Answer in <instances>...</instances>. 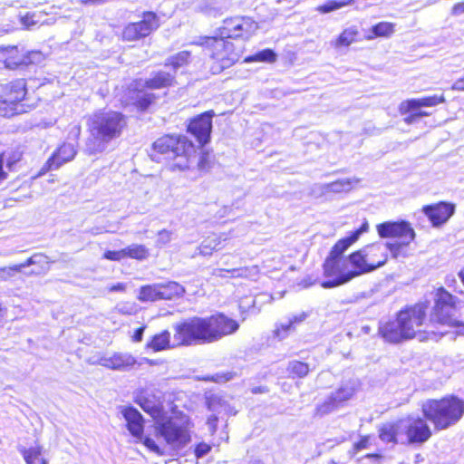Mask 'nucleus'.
<instances>
[{
	"label": "nucleus",
	"instance_id": "f257e3e1",
	"mask_svg": "<svg viewBox=\"0 0 464 464\" xmlns=\"http://www.w3.org/2000/svg\"><path fill=\"white\" fill-rule=\"evenodd\" d=\"M459 299L444 286L435 289L432 306L420 301L400 309L393 319L379 325V334L388 343H399L418 337L421 341L448 334L464 336V322L457 316Z\"/></svg>",
	"mask_w": 464,
	"mask_h": 464
},
{
	"label": "nucleus",
	"instance_id": "f03ea898",
	"mask_svg": "<svg viewBox=\"0 0 464 464\" xmlns=\"http://www.w3.org/2000/svg\"><path fill=\"white\" fill-rule=\"evenodd\" d=\"M191 58V53L189 51H180L171 56H169L164 62V66L169 68V71L158 70L150 73V76L147 78L143 83L140 79H135L133 81L134 87L129 88L128 90L136 94V98L132 102V106L138 112H145L153 106L157 100L158 95L151 92L155 90H165L168 91L178 84L176 72L177 70L187 66Z\"/></svg>",
	"mask_w": 464,
	"mask_h": 464
},
{
	"label": "nucleus",
	"instance_id": "7ed1b4c3",
	"mask_svg": "<svg viewBox=\"0 0 464 464\" xmlns=\"http://www.w3.org/2000/svg\"><path fill=\"white\" fill-rule=\"evenodd\" d=\"M128 127L129 117L122 111L104 109L94 111L87 121L88 153L102 152L110 142L120 139Z\"/></svg>",
	"mask_w": 464,
	"mask_h": 464
},
{
	"label": "nucleus",
	"instance_id": "20e7f679",
	"mask_svg": "<svg viewBox=\"0 0 464 464\" xmlns=\"http://www.w3.org/2000/svg\"><path fill=\"white\" fill-rule=\"evenodd\" d=\"M197 153V146L187 136L166 133L157 138L150 146V156L156 162L165 161L170 171L190 169Z\"/></svg>",
	"mask_w": 464,
	"mask_h": 464
},
{
	"label": "nucleus",
	"instance_id": "39448f33",
	"mask_svg": "<svg viewBox=\"0 0 464 464\" xmlns=\"http://www.w3.org/2000/svg\"><path fill=\"white\" fill-rule=\"evenodd\" d=\"M190 345L193 343H209L223 337L235 334L239 324L223 313H216L209 316H193L184 320Z\"/></svg>",
	"mask_w": 464,
	"mask_h": 464
},
{
	"label": "nucleus",
	"instance_id": "423d86ee",
	"mask_svg": "<svg viewBox=\"0 0 464 464\" xmlns=\"http://www.w3.org/2000/svg\"><path fill=\"white\" fill-rule=\"evenodd\" d=\"M421 413L436 430H447L464 415V401L456 395L429 399L421 405Z\"/></svg>",
	"mask_w": 464,
	"mask_h": 464
},
{
	"label": "nucleus",
	"instance_id": "0eeeda50",
	"mask_svg": "<svg viewBox=\"0 0 464 464\" xmlns=\"http://www.w3.org/2000/svg\"><path fill=\"white\" fill-rule=\"evenodd\" d=\"M36 104L32 102L27 79L13 78L0 84V116L13 118L32 111Z\"/></svg>",
	"mask_w": 464,
	"mask_h": 464
},
{
	"label": "nucleus",
	"instance_id": "6e6552de",
	"mask_svg": "<svg viewBox=\"0 0 464 464\" xmlns=\"http://www.w3.org/2000/svg\"><path fill=\"white\" fill-rule=\"evenodd\" d=\"M199 45L206 50L213 63V68L218 72L235 65L241 58L242 50L224 35L203 36Z\"/></svg>",
	"mask_w": 464,
	"mask_h": 464
},
{
	"label": "nucleus",
	"instance_id": "1a4fd4ad",
	"mask_svg": "<svg viewBox=\"0 0 464 464\" xmlns=\"http://www.w3.org/2000/svg\"><path fill=\"white\" fill-rule=\"evenodd\" d=\"M368 229L369 224L367 221H364L357 229L352 231L347 237H342L334 243L323 263L324 276L333 277V279H339L342 275L348 271L344 269L345 259L343 255L359 239L360 236L362 233L367 232Z\"/></svg>",
	"mask_w": 464,
	"mask_h": 464
},
{
	"label": "nucleus",
	"instance_id": "9d476101",
	"mask_svg": "<svg viewBox=\"0 0 464 464\" xmlns=\"http://www.w3.org/2000/svg\"><path fill=\"white\" fill-rule=\"evenodd\" d=\"M382 238H392L394 242L386 243L385 246L394 258L404 255V249L415 239V231L406 220L385 221L376 226Z\"/></svg>",
	"mask_w": 464,
	"mask_h": 464
},
{
	"label": "nucleus",
	"instance_id": "9b49d317",
	"mask_svg": "<svg viewBox=\"0 0 464 464\" xmlns=\"http://www.w3.org/2000/svg\"><path fill=\"white\" fill-rule=\"evenodd\" d=\"M41 58L38 50H25L19 44H0V72L25 70Z\"/></svg>",
	"mask_w": 464,
	"mask_h": 464
},
{
	"label": "nucleus",
	"instance_id": "f8f14e48",
	"mask_svg": "<svg viewBox=\"0 0 464 464\" xmlns=\"http://www.w3.org/2000/svg\"><path fill=\"white\" fill-rule=\"evenodd\" d=\"M121 414L126 421V428L136 442L141 443L149 451L158 456H163L164 450L156 443L151 434L145 435V420L142 414L133 406H125Z\"/></svg>",
	"mask_w": 464,
	"mask_h": 464
},
{
	"label": "nucleus",
	"instance_id": "ddd939ff",
	"mask_svg": "<svg viewBox=\"0 0 464 464\" xmlns=\"http://www.w3.org/2000/svg\"><path fill=\"white\" fill-rule=\"evenodd\" d=\"M186 324L184 320L173 325V340H171L169 330H162L153 334L145 344V349L152 353L175 349L177 347L189 346L188 335L185 332Z\"/></svg>",
	"mask_w": 464,
	"mask_h": 464
},
{
	"label": "nucleus",
	"instance_id": "4468645a",
	"mask_svg": "<svg viewBox=\"0 0 464 464\" xmlns=\"http://www.w3.org/2000/svg\"><path fill=\"white\" fill-rule=\"evenodd\" d=\"M446 102L443 94L430 95L421 98H412L402 101L398 107L399 112L404 115L403 121L408 124H413L420 118L429 117L430 112L422 110L423 107H435Z\"/></svg>",
	"mask_w": 464,
	"mask_h": 464
},
{
	"label": "nucleus",
	"instance_id": "2eb2a0df",
	"mask_svg": "<svg viewBox=\"0 0 464 464\" xmlns=\"http://www.w3.org/2000/svg\"><path fill=\"white\" fill-rule=\"evenodd\" d=\"M160 17L154 11H144L140 20L128 23L121 31L123 42H137L150 36L160 27Z\"/></svg>",
	"mask_w": 464,
	"mask_h": 464
},
{
	"label": "nucleus",
	"instance_id": "dca6fc26",
	"mask_svg": "<svg viewBox=\"0 0 464 464\" xmlns=\"http://www.w3.org/2000/svg\"><path fill=\"white\" fill-rule=\"evenodd\" d=\"M258 23L250 16H232L226 18L218 28V34L225 38L247 41L258 30Z\"/></svg>",
	"mask_w": 464,
	"mask_h": 464
},
{
	"label": "nucleus",
	"instance_id": "f3484780",
	"mask_svg": "<svg viewBox=\"0 0 464 464\" xmlns=\"http://www.w3.org/2000/svg\"><path fill=\"white\" fill-rule=\"evenodd\" d=\"M155 424L156 433L153 437H162L169 445L179 448L190 441L188 427L173 422L168 416L164 420L155 422Z\"/></svg>",
	"mask_w": 464,
	"mask_h": 464
},
{
	"label": "nucleus",
	"instance_id": "a211bd4d",
	"mask_svg": "<svg viewBox=\"0 0 464 464\" xmlns=\"http://www.w3.org/2000/svg\"><path fill=\"white\" fill-rule=\"evenodd\" d=\"M183 287L176 282L165 284L146 285L139 290L138 299L140 302H156L159 300H172L181 295Z\"/></svg>",
	"mask_w": 464,
	"mask_h": 464
},
{
	"label": "nucleus",
	"instance_id": "6ab92c4d",
	"mask_svg": "<svg viewBox=\"0 0 464 464\" xmlns=\"http://www.w3.org/2000/svg\"><path fill=\"white\" fill-rule=\"evenodd\" d=\"M133 401L139 405L154 422L164 420L168 415L161 396L152 391L145 389L140 390L136 393Z\"/></svg>",
	"mask_w": 464,
	"mask_h": 464
},
{
	"label": "nucleus",
	"instance_id": "aec40b11",
	"mask_svg": "<svg viewBox=\"0 0 464 464\" xmlns=\"http://www.w3.org/2000/svg\"><path fill=\"white\" fill-rule=\"evenodd\" d=\"M364 254L365 253L362 247L352 252L348 256V261L351 264L353 269L348 270L345 274L342 275L339 279H331L322 282L321 285L324 288H333L343 285L356 276L370 273L371 271Z\"/></svg>",
	"mask_w": 464,
	"mask_h": 464
},
{
	"label": "nucleus",
	"instance_id": "412c9836",
	"mask_svg": "<svg viewBox=\"0 0 464 464\" xmlns=\"http://www.w3.org/2000/svg\"><path fill=\"white\" fill-rule=\"evenodd\" d=\"M428 421L423 416L404 418V435L407 444L421 445L431 438L432 430Z\"/></svg>",
	"mask_w": 464,
	"mask_h": 464
},
{
	"label": "nucleus",
	"instance_id": "4be33fe9",
	"mask_svg": "<svg viewBox=\"0 0 464 464\" xmlns=\"http://www.w3.org/2000/svg\"><path fill=\"white\" fill-rule=\"evenodd\" d=\"M214 115L212 110L204 111L192 118L187 126V131L195 137L200 146H205L210 140Z\"/></svg>",
	"mask_w": 464,
	"mask_h": 464
},
{
	"label": "nucleus",
	"instance_id": "5701e85b",
	"mask_svg": "<svg viewBox=\"0 0 464 464\" xmlns=\"http://www.w3.org/2000/svg\"><path fill=\"white\" fill-rule=\"evenodd\" d=\"M77 154V150L72 144L63 143L58 146L52 155L47 159L44 164L41 167L39 171L32 177L35 179L44 176L53 169H57L63 164L72 160Z\"/></svg>",
	"mask_w": 464,
	"mask_h": 464
},
{
	"label": "nucleus",
	"instance_id": "b1692460",
	"mask_svg": "<svg viewBox=\"0 0 464 464\" xmlns=\"http://www.w3.org/2000/svg\"><path fill=\"white\" fill-rule=\"evenodd\" d=\"M150 256V249L143 244H131L119 249H107L102 254V259L111 262H121L124 259H134L141 262L148 259Z\"/></svg>",
	"mask_w": 464,
	"mask_h": 464
},
{
	"label": "nucleus",
	"instance_id": "393cba45",
	"mask_svg": "<svg viewBox=\"0 0 464 464\" xmlns=\"http://www.w3.org/2000/svg\"><path fill=\"white\" fill-rule=\"evenodd\" d=\"M421 211L429 218L433 227H440L445 224L454 214L455 205L451 202L440 201L425 205Z\"/></svg>",
	"mask_w": 464,
	"mask_h": 464
},
{
	"label": "nucleus",
	"instance_id": "a878e982",
	"mask_svg": "<svg viewBox=\"0 0 464 464\" xmlns=\"http://www.w3.org/2000/svg\"><path fill=\"white\" fill-rule=\"evenodd\" d=\"M351 397V394L344 388L337 389L331 393L327 399L318 404L314 409V414L322 417L331 413L344 404Z\"/></svg>",
	"mask_w": 464,
	"mask_h": 464
},
{
	"label": "nucleus",
	"instance_id": "bb28decb",
	"mask_svg": "<svg viewBox=\"0 0 464 464\" xmlns=\"http://www.w3.org/2000/svg\"><path fill=\"white\" fill-rule=\"evenodd\" d=\"M404 434V418L382 423L378 429V435L385 443L397 444Z\"/></svg>",
	"mask_w": 464,
	"mask_h": 464
},
{
	"label": "nucleus",
	"instance_id": "cd10ccee",
	"mask_svg": "<svg viewBox=\"0 0 464 464\" xmlns=\"http://www.w3.org/2000/svg\"><path fill=\"white\" fill-rule=\"evenodd\" d=\"M362 248L371 272L382 266L387 262V248L382 244L374 242L364 246Z\"/></svg>",
	"mask_w": 464,
	"mask_h": 464
},
{
	"label": "nucleus",
	"instance_id": "c85d7f7f",
	"mask_svg": "<svg viewBox=\"0 0 464 464\" xmlns=\"http://www.w3.org/2000/svg\"><path fill=\"white\" fill-rule=\"evenodd\" d=\"M136 359L129 353H114L101 359V364L110 370H126L136 364Z\"/></svg>",
	"mask_w": 464,
	"mask_h": 464
},
{
	"label": "nucleus",
	"instance_id": "c756f323",
	"mask_svg": "<svg viewBox=\"0 0 464 464\" xmlns=\"http://www.w3.org/2000/svg\"><path fill=\"white\" fill-rule=\"evenodd\" d=\"M51 263L52 261L47 255L39 252L33 254L21 265H23V269L26 266H34V268L29 271L28 275L38 276L49 271Z\"/></svg>",
	"mask_w": 464,
	"mask_h": 464
},
{
	"label": "nucleus",
	"instance_id": "7c9ffc66",
	"mask_svg": "<svg viewBox=\"0 0 464 464\" xmlns=\"http://www.w3.org/2000/svg\"><path fill=\"white\" fill-rule=\"evenodd\" d=\"M19 451L26 464H48L47 459L44 457L43 446L39 444L29 448H22Z\"/></svg>",
	"mask_w": 464,
	"mask_h": 464
},
{
	"label": "nucleus",
	"instance_id": "2f4dec72",
	"mask_svg": "<svg viewBox=\"0 0 464 464\" xmlns=\"http://www.w3.org/2000/svg\"><path fill=\"white\" fill-rule=\"evenodd\" d=\"M312 368L306 362L300 360L290 361L286 366L288 377L291 379H304L311 372Z\"/></svg>",
	"mask_w": 464,
	"mask_h": 464
},
{
	"label": "nucleus",
	"instance_id": "473e14b6",
	"mask_svg": "<svg viewBox=\"0 0 464 464\" xmlns=\"http://www.w3.org/2000/svg\"><path fill=\"white\" fill-rule=\"evenodd\" d=\"M395 26V24L392 22H379L372 26L371 33L365 36V39L372 40L379 37L389 38L394 34Z\"/></svg>",
	"mask_w": 464,
	"mask_h": 464
},
{
	"label": "nucleus",
	"instance_id": "72a5a7b5",
	"mask_svg": "<svg viewBox=\"0 0 464 464\" xmlns=\"http://www.w3.org/2000/svg\"><path fill=\"white\" fill-rule=\"evenodd\" d=\"M360 38V32L356 26L344 28L338 34L334 42L335 47H348L353 43H356Z\"/></svg>",
	"mask_w": 464,
	"mask_h": 464
},
{
	"label": "nucleus",
	"instance_id": "f704fd0d",
	"mask_svg": "<svg viewBox=\"0 0 464 464\" xmlns=\"http://www.w3.org/2000/svg\"><path fill=\"white\" fill-rule=\"evenodd\" d=\"M2 161L6 165L9 172L16 169L17 164L22 160L23 153L17 149L4 150L0 153Z\"/></svg>",
	"mask_w": 464,
	"mask_h": 464
},
{
	"label": "nucleus",
	"instance_id": "c9c22d12",
	"mask_svg": "<svg viewBox=\"0 0 464 464\" xmlns=\"http://www.w3.org/2000/svg\"><path fill=\"white\" fill-rule=\"evenodd\" d=\"M276 60V54L272 49H263L254 54L248 55L243 59V63H274Z\"/></svg>",
	"mask_w": 464,
	"mask_h": 464
},
{
	"label": "nucleus",
	"instance_id": "e433bc0d",
	"mask_svg": "<svg viewBox=\"0 0 464 464\" xmlns=\"http://www.w3.org/2000/svg\"><path fill=\"white\" fill-rule=\"evenodd\" d=\"M212 275L216 277L243 278L248 276L247 267L215 268Z\"/></svg>",
	"mask_w": 464,
	"mask_h": 464
},
{
	"label": "nucleus",
	"instance_id": "4c0bfd02",
	"mask_svg": "<svg viewBox=\"0 0 464 464\" xmlns=\"http://www.w3.org/2000/svg\"><path fill=\"white\" fill-rule=\"evenodd\" d=\"M354 3V0H341V1H335L331 0L324 3L323 5H320L316 6L315 10L320 14H327L334 12L335 10H338L340 8H343L344 6L350 5Z\"/></svg>",
	"mask_w": 464,
	"mask_h": 464
},
{
	"label": "nucleus",
	"instance_id": "58836bf2",
	"mask_svg": "<svg viewBox=\"0 0 464 464\" xmlns=\"http://www.w3.org/2000/svg\"><path fill=\"white\" fill-rule=\"evenodd\" d=\"M23 270V265L16 264L9 266H5L0 268V279L7 280L13 277L16 273H19Z\"/></svg>",
	"mask_w": 464,
	"mask_h": 464
},
{
	"label": "nucleus",
	"instance_id": "ea45409f",
	"mask_svg": "<svg viewBox=\"0 0 464 464\" xmlns=\"http://www.w3.org/2000/svg\"><path fill=\"white\" fill-rule=\"evenodd\" d=\"M212 166V160L208 151H202L200 153L198 161V169L200 171H208Z\"/></svg>",
	"mask_w": 464,
	"mask_h": 464
},
{
	"label": "nucleus",
	"instance_id": "a19ab883",
	"mask_svg": "<svg viewBox=\"0 0 464 464\" xmlns=\"http://www.w3.org/2000/svg\"><path fill=\"white\" fill-rule=\"evenodd\" d=\"M293 328V323H287V324H281L276 327L274 330V336L278 339L285 338L287 334L292 330Z\"/></svg>",
	"mask_w": 464,
	"mask_h": 464
},
{
	"label": "nucleus",
	"instance_id": "79ce46f5",
	"mask_svg": "<svg viewBox=\"0 0 464 464\" xmlns=\"http://www.w3.org/2000/svg\"><path fill=\"white\" fill-rule=\"evenodd\" d=\"M371 435H364L360 437V439L353 444L354 451H360L362 450L367 449L371 444Z\"/></svg>",
	"mask_w": 464,
	"mask_h": 464
},
{
	"label": "nucleus",
	"instance_id": "37998d69",
	"mask_svg": "<svg viewBox=\"0 0 464 464\" xmlns=\"http://www.w3.org/2000/svg\"><path fill=\"white\" fill-rule=\"evenodd\" d=\"M34 17L35 14L33 13H26L20 17V22L24 25V29H29L37 24V21L34 19Z\"/></svg>",
	"mask_w": 464,
	"mask_h": 464
},
{
	"label": "nucleus",
	"instance_id": "c03bdc74",
	"mask_svg": "<svg viewBox=\"0 0 464 464\" xmlns=\"http://www.w3.org/2000/svg\"><path fill=\"white\" fill-rule=\"evenodd\" d=\"M211 450V446L206 442H199L196 445L194 454L196 458L199 459L208 454Z\"/></svg>",
	"mask_w": 464,
	"mask_h": 464
},
{
	"label": "nucleus",
	"instance_id": "a18cd8bd",
	"mask_svg": "<svg viewBox=\"0 0 464 464\" xmlns=\"http://www.w3.org/2000/svg\"><path fill=\"white\" fill-rule=\"evenodd\" d=\"M146 328H147L146 324H143V325L140 326L139 328H137L131 336L132 342H134V343L141 342L142 338H143V334H144V331L146 330Z\"/></svg>",
	"mask_w": 464,
	"mask_h": 464
},
{
	"label": "nucleus",
	"instance_id": "49530a36",
	"mask_svg": "<svg viewBox=\"0 0 464 464\" xmlns=\"http://www.w3.org/2000/svg\"><path fill=\"white\" fill-rule=\"evenodd\" d=\"M450 13L454 16H458L464 14V1L453 5Z\"/></svg>",
	"mask_w": 464,
	"mask_h": 464
},
{
	"label": "nucleus",
	"instance_id": "de8ad7c7",
	"mask_svg": "<svg viewBox=\"0 0 464 464\" xmlns=\"http://www.w3.org/2000/svg\"><path fill=\"white\" fill-rule=\"evenodd\" d=\"M452 91L464 92V75L458 78L450 86Z\"/></svg>",
	"mask_w": 464,
	"mask_h": 464
},
{
	"label": "nucleus",
	"instance_id": "09e8293b",
	"mask_svg": "<svg viewBox=\"0 0 464 464\" xmlns=\"http://www.w3.org/2000/svg\"><path fill=\"white\" fill-rule=\"evenodd\" d=\"M159 237H160L159 239L160 246H162L170 240V233L165 229L159 232Z\"/></svg>",
	"mask_w": 464,
	"mask_h": 464
},
{
	"label": "nucleus",
	"instance_id": "8fccbe9b",
	"mask_svg": "<svg viewBox=\"0 0 464 464\" xmlns=\"http://www.w3.org/2000/svg\"><path fill=\"white\" fill-rule=\"evenodd\" d=\"M208 410H214L215 406L220 404V399L217 396H210L206 401Z\"/></svg>",
	"mask_w": 464,
	"mask_h": 464
},
{
	"label": "nucleus",
	"instance_id": "3c124183",
	"mask_svg": "<svg viewBox=\"0 0 464 464\" xmlns=\"http://www.w3.org/2000/svg\"><path fill=\"white\" fill-rule=\"evenodd\" d=\"M110 292H125L126 285L124 283H117L109 287Z\"/></svg>",
	"mask_w": 464,
	"mask_h": 464
},
{
	"label": "nucleus",
	"instance_id": "603ef678",
	"mask_svg": "<svg viewBox=\"0 0 464 464\" xmlns=\"http://www.w3.org/2000/svg\"><path fill=\"white\" fill-rule=\"evenodd\" d=\"M218 421V418L216 415H211L208 418L207 423L211 428L213 431L217 430V424Z\"/></svg>",
	"mask_w": 464,
	"mask_h": 464
},
{
	"label": "nucleus",
	"instance_id": "864d4df0",
	"mask_svg": "<svg viewBox=\"0 0 464 464\" xmlns=\"http://www.w3.org/2000/svg\"><path fill=\"white\" fill-rule=\"evenodd\" d=\"M304 318H305V314L294 316L288 323H293V328H294L295 324L301 323Z\"/></svg>",
	"mask_w": 464,
	"mask_h": 464
},
{
	"label": "nucleus",
	"instance_id": "5fc2aeb1",
	"mask_svg": "<svg viewBox=\"0 0 464 464\" xmlns=\"http://www.w3.org/2000/svg\"><path fill=\"white\" fill-rule=\"evenodd\" d=\"M203 380L206 382H218L220 380V376L219 375L206 376V377H203Z\"/></svg>",
	"mask_w": 464,
	"mask_h": 464
},
{
	"label": "nucleus",
	"instance_id": "6e6d98bb",
	"mask_svg": "<svg viewBox=\"0 0 464 464\" xmlns=\"http://www.w3.org/2000/svg\"><path fill=\"white\" fill-rule=\"evenodd\" d=\"M267 391H268L267 388L260 387V386L252 389V392L255 393V394L266 392Z\"/></svg>",
	"mask_w": 464,
	"mask_h": 464
},
{
	"label": "nucleus",
	"instance_id": "4d7b16f0",
	"mask_svg": "<svg viewBox=\"0 0 464 464\" xmlns=\"http://www.w3.org/2000/svg\"><path fill=\"white\" fill-rule=\"evenodd\" d=\"M366 458L368 459H380L382 458V455L380 453H369L366 455Z\"/></svg>",
	"mask_w": 464,
	"mask_h": 464
},
{
	"label": "nucleus",
	"instance_id": "13d9d810",
	"mask_svg": "<svg viewBox=\"0 0 464 464\" xmlns=\"http://www.w3.org/2000/svg\"><path fill=\"white\" fill-rule=\"evenodd\" d=\"M207 247H208L207 246H205V245H201V246H200V251H201V253H203V254H210V253H211V251H212V248H209V250H205L204 248H207Z\"/></svg>",
	"mask_w": 464,
	"mask_h": 464
},
{
	"label": "nucleus",
	"instance_id": "bf43d9fd",
	"mask_svg": "<svg viewBox=\"0 0 464 464\" xmlns=\"http://www.w3.org/2000/svg\"><path fill=\"white\" fill-rule=\"evenodd\" d=\"M104 0H82V3L83 4H95V3H100V2H103Z\"/></svg>",
	"mask_w": 464,
	"mask_h": 464
}]
</instances>
